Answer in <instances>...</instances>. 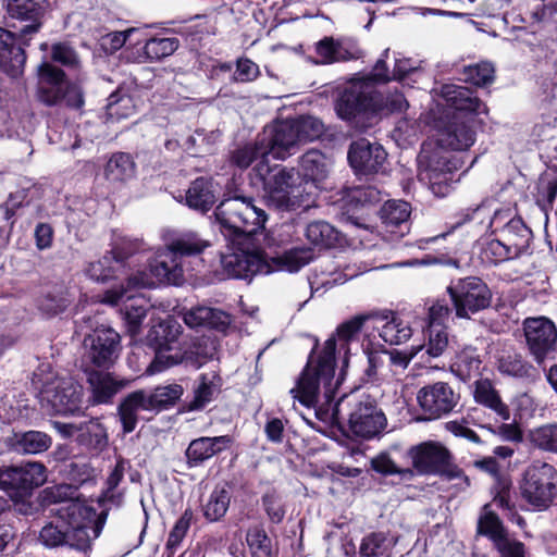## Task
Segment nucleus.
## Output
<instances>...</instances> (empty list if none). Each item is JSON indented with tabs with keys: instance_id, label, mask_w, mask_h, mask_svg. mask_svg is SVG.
<instances>
[{
	"instance_id": "obj_1",
	"label": "nucleus",
	"mask_w": 557,
	"mask_h": 557,
	"mask_svg": "<svg viewBox=\"0 0 557 557\" xmlns=\"http://www.w3.org/2000/svg\"><path fill=\"white\" fill-rule=\"evenodd\" d=\"M370 317L357 315L337 327L336 334L324 343L323 349L317 357L309 358L297 386L290 389L294 398L307 407H317L331 420L338 421L341 419L343 398L333 404L334 394L341 383V379H335L334 375L335 354L336 351L343 354V362L347 364L349 346L357 343L359 333Z\"/></svg>"
},
{
	"instance_id": "obj_2",
	"label": "nucleus",
	"mask_w": 557,
	"mask_h": 557,
	"mask_svg": "<svg viewBox=\"0 0 557 557\" xmlns=\"http://www.w3.org/2000/svg\"><path fill=\"white\" fill-rule=\"evenodd\" d=\"M225 236H244L247 240L243 247L222 256L221 264L227 276L251 280L257 274L272 272L270 260L257 247H250V236L263 228L267 221L265 212L256 207L251 200L235 197L222 201L215 210Z\"/></svg>"
},
{
	"instance_id": "obj_3",
	"label": "nucleus",
	"mask_w": 557,
	"mask_h": 557,
	"mask_svg": "<svg viewBox=\"0 0 557 557\" xmlns=\"http://www.w3.org/2000/svg\"><path fill=\"white\" fill-rule=\"evenodd\" d=\"M57 520L47 523L39 533V541L46 547L69 545L78 550L90 547L102 529L97 511L83 502H70L55 509Z\"/></svg>"
},
{
	"instance_id": "obj_4",
	"label": "nucleus",
	"mask_w": 557,
	"mask_h": 557,
	"mask_svg": "<svg viewBox=\"0 0 557 557\" xmlns=\"http://www.w3.org/2000/svg\"><path fill=\"white\" fill-rule=\"evenodd\" d=\"M441 96L457 112L438 135V144L453 150H467L475 141L474 119L467 112L482 114L486 106L465 86L446 84L441 88Z\"/></svg>"
},
{
	"instance_id": "obj_5",
	"label": "nucleus",
	"mask_w": 557,
	"mask_h": 557,
	"mask_svg": "<svg viewBox=\"0 0 557 557\" xmlns=\"http://www.w3.org/2000/svg\"><path fill=\"white\" fill-rule=\"evenodd\" d=\"M163 238L164 248L150 263V272L160 283L181 285L187 270L185 258L201 255L210 242L194 231L169 232Z\"/></svg>"
},
{
	"instance_id": "obj_6",
	"label": "nucleus",
	"mask_w": 557,
	"mask_h": 557,
	"mask_svg": "<svg viewBox=\"0 0 557 557\" xmlns=\"http://www.w3.org/2000/svg\"><path fill=\"white\" fill-rule=\"evenodd\" d=\"M252 171L262 182L264 199L269 206L282 211L310 207V195L297 184L299 177L294 168L271 166L263 160L258 162Z\"/></svg>"
},
{
	"instance_id": "obj_7",
	"label": "nucleus",
	"mask_w": 557,
	"mask_h": 557,
	"mask_svg": "<svg viewBox=\"0 0 557 557\" xmlns=\"http://www.w3.org/2000/svg\"><path fill=\"white\" fill-rule=\"evenodd\" d=\"M157 283L160 282L157 281L151 272L150 274L138 272L128 277L126 286L122 285L119 288L106 290L102 296H98L97 301L109 306L122 304L123 308L121 311L128 324L129 332L136 334L146 315V300L135 290L153 287Z\"/></svg>"
},
{
	"instance_id": "obj_8",
	"label": "nucleus",
	"mask_w": 557,
	"mask_h": 557,
	"mask_svg": "<svg viewBox=\"0 0 557 557\" xmlns=\"http://www.w3.org/2000/svg\"><path fill=\"white\" fill-rule=\"evenodd\" d=\"M522 499L533 510H544L557 495V470L550 463L533 461L523 472L520 484Z\"/></svg>"
},
{
	"instance_id": "obj_9",
	"label": "nucleus",
	"mask_w": 557,
	"mask_h": 557,
	"mask_svg": "<svg viewBox=\"0 0 557 557\" xmlns=\"http://www.w3.org/2000/svg\"><path fill=\"white\" fill-rule=\"evenodd\" d=\"M458 170L456 161H451L440 149H434L431 143H424L418 156V178L428 184L437 197L449 194L455 182L454 172Z\"/></svg>"
},
{
	"instance_id": "obj_10",
	"label": "nucleus",
	"mask_w": 557,
	"mask_h": 557,
	"mask_svg": "<svg viewBox=\"0 0 557 557\" xmlns=\"http://www.w3.org/2000/svg\"><path fill=\"white\" fill-rule=\"evenodd\" d=\"M382 109L375 87L367 79H351L339 94L335 110L342 120L352 121L361 115H373Z\"/></svg>"
},
{
	"instance_id": "obj_11",
	"label": "nucleus",
	"mask_w": 557,
	"mask_h": 557,
	"mask_svg": "<svg viewBox=\"0 0 557 557\" xmlns=\"http://www.w3.org/2000/svg\"><path fill=\"white\" fill-rule=\"evenodd\" d=\"M447 293L453 301L455 313L460 319H469L471 314L488 308L493 297L487 284L476 276L451 282Z\"/></svg>"
},
{
	"instance_id": "obj_12",
	"label": "nucleus",
	"mask_w": 557,
	"mask_h": 557,
	"mask_svg": "<svg viewBox=\"0 0 557 557\" xmlns=\"http://www.w3.org/2000/svg\"><path fill=\"white\" fill-rule=\"evenodd\" d=\"M84 323L92 330L84 339L86 360L97 368L109 369L120 354V335L103 324L94 327L91 318L84 319Z\"/></svg>"
},
{
	"instance_id": "obj_13",
	"label": "nucleus",
	"mask_w": 557,
	"mask_h": 557,
	"mask_svg": "<svg viewBox=\"0 0 557 557\" xmlns=\"http://www.w3.org/2000/svg\"><path fill=\"white\" fill-rule=\"evenodd\" d=\"M82 386L72 377L47 381L39 393L44 408L55 414H72L81 409Z\"/></svg>"
},
{
	"instance_id": "obj_14",
	"label": "nucleus",
	"mask_w": 557,
	"mask_h": 557,
	"mask_svg": "<svg viewBox=\"0 0 557 557\" xmlns=\"http://www.w3.org/2000/svg\"><path fill=\"white\" fill-rule=\"evenodd\" d=\"M523 333L528 350L537 363L553 359L557 350V329L546 317L527 318Z\"/></svg>"
},
{
	"instance_id": "obj_15",
	"label": "nucleus",
	"mask_w": 557,
	"mask_h": 557,
	"mask_svg": "<svg viewBox=\"0 0 557 557\" xmlns=\"http://www.w3.org/2000/svg\"><path fill=\"white\" fill-rule=\"evenodd\" d=\"M180 325L173 321L168 320L159 323L150 333L151 339L157 342V352L153 361L149 364L146 370L148 375L160 373L165 369L176 366L185 361V356L180 351L169 354L172 348L169 346L180 333Z\"/></svg>"
},
{
	"instance_id": "obj_16",
	"label": "nucleus",
	"mask_w": 557,
	"mask_h": 557,
	"mask_svg": "<svg viewBox=\"0 0 557 557\" xmlns=\"http://www.w3.org/2000/svg\"><path fill=\"white\" fill-rule=\"evenodd\" d=\"M458 395L444 382H436L419 389L417 400L428 419H438L449 413L458 404Z\"/></svg>"
},
{
	"instance_id": "obj_17",
	"label": "nucleus",
	"mask_w": 557,
	"mask_h": 557,
	"mask_svg": "<svg viewBox=\"0 0 557 557\" xmlns=\"http://www.w3.org/2000/svg\"><path fill=\"white\" fill-rule=\"evenodd\" d=\"M267 157L284 160L294 153L295 147L300 144L292 121H284L264 128L259 136Z\"/></svg>"
},
{
	"instance_id": "obj_18",
	"label": "nucleus",
	"mask_w": 557,
	"mask_h": 557,
	"mask_svg": "<svg viewBox=\"0 0 557 557\" xmlns=\"http://www.w3.org/2000/svg\"><path fill=\"white\" fill-rule=\"evenodd\" d=\"M4 479H8L7 493L9 496L21 498L46 482V468L39 462H28L20 468L8 467V474H4Z\"/></svg>"
},
{
	"instance_id": "obj_19",
	"label": "nucleus",
	"mask_w": 557,
	"mask_h": 557,
	"mask_svg": "<svg viewBox=\"0 0 557 557\" xmlns=\"http://www.w3.org/2000/svg\"><path fill=\"white\" fill-rule=\"evenodd\" d=\"M386 156L381 145L361 138L350 145L348 161L357 173L372 174L377 173L383 168Z\"/></svg>"
},
{
	"instance_id": "obj_20",
	"label": "nucleus",
	"mask_w": 557,
	"mask_h": 557,
	"mask_svg": "<svg viewBox=\"0 0 557 557\" xmlns=\"http://www.w3.org/2000/svg\"><path fill=\"white\" fill-rule=\"evenodd\" d=\"M386 419L384 413L377 409L375 403L366 397L360 400L352 412L349 414V425L351 431L361 437L370 438L379 434L385 426Z\"/></svg>"
},
{
	"instance_id": "obj_21",
	"label": "nucleus",
	"mask_w": 557,
	"mask_h": 557,
	"mask_svg": "<svg viewBox=\"0 0 557 557\" xmlns=\"http://www.w3.org/2000/svg\"><path fill=\"white\" fill-rule=\"evenodd\" d=\"M412 467L420 474H436L451 458L448 449L438 442H423L408 450Z\"/></svg>"
},
{
	"instance_id": "obj_22",
	"label": "nucleus",
	"mask_w": 557,
	"mask_h": 557,
	"mask_svg": "<svg viewBox=\"0 0 557 557\" xmlns=\"http://www.w3.org/2000/svg\"><path fill=\"white\" fill-rule=\"evenodd\" d=\"M64 72L47 61L38 66L37 97L47 106L58 104L63 100L66 86Z\"/></svg>"
},
{
	"instance_id": "obj_23",
	"label": "nucleus",
	"mask_w": 557,
	"mask_h": 557,
	"mask_svg": "<svg viewBox=\"0 0 557 557\" xmlns=\"http://www.w3.org/2000/svg\"><path fill=\"white\" fill-rule=\"evenodd\" d=\"M25 37L20 34L16 38L13 33L0 27V67L12 77L20 76L24 70L26 55L22 45H25Z\"/></svg>"
},
{
	"instance_id": "obj_24",
	"label": "nucleus",
	"mask_w": 557,
	"mask_h": 557,
	"mask_svg": "<svg viewBox=\"0 0 557 557\" xmlns=\"http://www.w3.org/2000/svg\"><path fill=\"white\" fill-rule=\"evenodd\" d=\"M506 218H508L506 212L496 211L490 226L494 232L500 231L502 238L511 248V252L519 256L528 246L531 231L521 219L511 218L502 225Z\"/></svg>"
},
{
	"instance_id": "obj_25",
	"label": "nucleus",
	"mask_w": 557,
	"mask_h": 557,
	"mask_svg": "<svg viewBox=\"0 0 557 557\" xmlns=\"http://www.w3.org/2000/svg\"><path fill=\"white\" fill-rule=\"evenodd\" d=\"M315 52L320 60L319 64H332L336 62H345L361 57V50L352 39H334L333 37H324L315 45Z\"/></svg>"
},
{
	"instance_id": "obj_26",
	"label": "nucleus",
	"mask_w": 557,
	"mask_h": 557,
	"mask_svg": "<svg viewBox=\"0 0 557 557\" xmlns=\"http://www.w3.org/2000/svg\"><path fill=\"white\" fill-rule=\"evenodd\" d=\"M371 317L381 323L379 335L389 345H401L413 334L410 322L397 312L383 310Z\"/></svg>"
},
{
	"instance_id": "obj_27",
	"label": "nucleus",
	"mask_w": 557,
	"mask_h": 557,
	"mask_svg": "<svg viewBox=\"0 0 557 557\" xmlns=\"http://www.w3.org/2000/svg\"><path fill=\"white\" fill-rule=\"evenodd\" d=\"M132 253L131 248L124 249L115 244L112 250L98 261L91 262L86 274L96 282H107L116 277L117 272L124 267V260Z\"/></svg>"
},
{
	"instance_id": "obj_28",
	"label": "nucleus",
	"mask_w": 557,
	"mask_h": 557,
	"mask_svg": "<svg viewBox=\"0 0 557 557\" xmlns=\"http://www.w3.org/2000/svg\"><path fill=\"white\" fill-rule=\"evenodd\" d=\"M183 320L191 329L211 327L224 330L231 323L230 315L215 308L207 306H196L183 313Z\"/></svg>"
},
{
	"instance_id": "obj_29",
	"label": "nucleus",
	"mask_w": 557,
	"mask_h": 557,
	"mask_svg": "<svg viewBox=\"0 0 557 557\" xmlns=\"http://www.w3.org/2000/svg\"><path fill=\"white\" fill-rule=\"evenodd\" d=\"M232 440L227 435L199 437L190 442L186 456L191 466H197L230 447Z\"/></svg>"
},
{
	"instance_id": "obj_30",
	"label": "nucleus",
	"mask_w": 557,
	"mask_h": 557,
	"mask_svg": "<svg viewBox=\"0 0 557 557\" xmlns=\"http://www.w3.org/2000/svg\"><path fill=\"white\" fill-rule=\"evenodd\" d=\"M41 0H7V12L12 18L29 21L30 23L21 28V35L36 33L39 27L41 15Z\"/></svg>"
},
{
	"instance_id": "obj_31",
	"label": "nucleus",
	"mask_w": 557,
	"mask_h": 557,
	"mask_svg": "<svg viewBox=\"0 0 557 557\" xmlns=\"http://www.w3.org/2000/svg\"><path fill=\"white\" fill-rule=\"evenodd\" d=\"M333 161L319 150H309L299 160V173L314 184L323 182L330 174Z\"/></svg>"
},
{
	"instance_id": "obj_32",
	"label": "nucleus",
	"mask_w": 557,
	"mask_h": 557,
	"mask_svg": "<svg viewBox=\"0 0 557 557\" xmlns=\"http://www.w3.org/2000/svg\"><path fill=\"white\" fill-rule=\"evenodd\" d=\"M216 190L212 181L200 177L195 180L186 191V205L195 210L206 212L216 200Z\"/></svg>"
},
{
	"instance_id": "obj_33",
	"label": "nucleus",
	"mask_w": 557,
	"mask_h": 557,
	"mask_svg": "<svg viewBox=\"0 0 557 557\" xmlns=\"http://www.w3.org/2000/svg\"><path fill=\"white\" fill-rule=\"evenodd\" d=\"M314 259L313 249L306 246L294 247L286 250L282 256L272 258L270 261L273 271L298 272Z\"/></svg>"
},
{
	"instance_id": "obj_34",
	"label": "nucleus",
	"mask_w": 557,
	"mask_h": 557,
	"mask_svg": "<svg viewBox=\"0 0 557 557\" xmlns=\"http://www.w3.org/2000/svg\"><path fill=\"white\" fill-rule=\"evenodd\" d=\"M140 410H151L144 391H136L122 401L119 407V416L124 433H131L135 430Z\"/></svg>"
},
{
	"instance_id": "obj_35",
	"label": "nucleus",
	"mask_w": 557,
	"mask_h": 557,
	"mask_svg": "<svg viewBox=\"0 0 557 557\" xmlns=\"http://www.w3.org/2000/svg\"><path fill=\"white\" fill-rule=\"evenodd\" d=\"M87 371L88 383L91 387L96 403H108L121 388L125 386L123 382H116L113 377L103 371Z\"/></svg>"
},
{
	"instance_id": "obj_36",
	"label": "nucleus",
	"mask_w": 557,
	"mask_h": 557,
	"mask_svg": "<svg viewBox=\"0 0 557 557\" xmlns=\"http://www.w3.org/2000/svg\"><path fill=\"white\" fill-rule=\"evenodd\" d=\"M474 399L476 403L492 409L502 420L510 419V410L504 404L488 380H479L475 382Z\"/></svg>"
},
{
	"instance_id": "obj_37",
	"label": "nucleus",
	"mask_w": 557,
	"mask_h": 557,
	"mask_svg": "<svg viewBox=\"0 0 557 557\" xmlns=\"http://www.w3.org/2000/svg\"><path fill=\"white\" fill-rule=\"evenodd\" d=\"M221 387V379L215 372L203 373L200 375L198 384L194 391V399L189 405L190 410L205 408L216 396Z\"/></svg>"
},
{
	"instance_id": "obj_38",
	"label": "nucleus",
	"mask_w": 557,
	"mask_h": 557,
	"mask_svg": "<svg viewBox=\"0 0 557 557\" xmlns=\"http://www.w3.org/2000/svg\"><path fill=\"white\" fill-rule=\"evenodd\" d=\"M481 362L476 349L471 346H466L456 352L450 368L459 379L467 381L479 374Z\"/></svg>"
},
{
	"instance_id": "obj_39",
	"label": "nucleus",
	"mask_w": 557,
	"mask_h": 557,
	"mask_svg": "<svg viewBox=\"0 0 557 557\" xmlns=\"http://www.w3.org/2000/svg\"><path fill=\"white\" fill-rule=\"evenodd\" d=\"M231 500V488L226 483L218 484L203 505V515L210 521H218L227 511Z\"/></svg>"
},
{
	"instance_id": "obj_40",
	"label": "nucleus",
	"mask_w": 557,
	"mask_h": 557,
	"mask_svg": "<svg viewBox=\"0 0 557 557\" xmlns=\"http://www.w3.org/2000/svg\"><path fill=\"white\" fill-rule=\"evenodd\" d=\"M51 437L40 431H28L14 435L15 450L24 454H39L51 446Z\"/></svg>"
},
{
	"instance_id": "obj_41",
	"label": "nucleus",
	"mask_w": 557,
	"mask_h": 557,
	"mask_svg": "<svg viewBox=\"0 0 557 557\" xmlns=\"http://www.w3.org/2000/svg\"><path fill=\"white\" fill-rule=\"evenodd\" d=\"M135 165L129 154H113L106 165V177L111 182H124L133 177Z\"/></svg>"
},
{
	"instance_id": "obj_42",
	"label": "nucleus",
	"mask_w": 557,
	"mask_h": 557,
	"mask_svg": "<svg viewBox=\"0 0 557 557\" xmlns=\"http://www.w3.org/2000/svg\"><path fill=\"white\" fill-rule=\"evenodd\" d=\"M182 385L173 383L154 388L151 393H146V399L150 409L161 408L174 405L183 395Z\"/></svg>"
},
{
	"instance_id": "obj_43",
	"label": "nucleus",
	"mask_w": 557,
	"mask_h": 557,
	"mask_svg": "<svg viewBox=\"0 0 557 557\" xmlns=\"http://www.w3.org/2000/svg\"><path fill=\"white\" fill-rule=\"evenodd\" d=\"M232 160L240 169H246L253 163L255 168L258 162L263 160L269 163L267 153L263 151V146L259 137L253 144H248L234 151Z\"/></svg>"
},
{
	"instance_id": "obj_44",
	"label": "nucleus",
	"mask_w": 557,
	"mask_h": 557,
	"mask_svg": "<svg viewBox=\"0 0 557 557\" xmlns=\"http://www.w3.org/2000/svg\"><path fill=\"white\" fill-rule=\"evenodd\" d=\"M193 520V511L186 509L183 515L177 519L171 529L168 541L165 544V552L168 557H172L176 550L181 547L187 532L190 528Z\"/></svg>"
},
{
	"instance_id": "obj_45",
	"label": "nucleus",
	"mask_w": 557,
	"mask_h": 557,
	"mask_svg": "<svg viewBox=\"0 0 557 557\" xmlns=\"http://www.w3.org/2000/svg\"><path fill=\"white\" fill-rule=\"evenodd\" d=\"M306 237L315 246L330 247L337 240V232L327 222L314 221L308 224Z\"/></svg>"
},
{
	"instance_id": "obj_46",
	"label": "nucleus",
	"mask_w": 557,
	"mask_h": 557,
	"mask_svg": "<svg viewBox=\"0 0 557 557\" xmlns=\"http://www.w3.org/2000/svg\"><path fill=\"white\" fill-rule=\"evenodd\" d=\"M246 541L252 557H276L272 542L264 530L258 527L249 529Z\"/></svg>"
},
{
	"instance_id": "obj_47",
	"label": "nucleus",
	"mask_w": 557,
	"mask_h": 557,
	"mask_svg": "<svg viewBox=\"0 0 557 557\" xmlns=\"http://www.w3.org/2000/svg\"><path fill=\"white\" fill-rule=\"evenodd\" d=\"M410 205L403 200H388L381 209V218L387 226L406 223L410 216Z\"/></svg>"
},
{
	"instance_id": "obj_48",
	"label": "nucleus",
	"mask_w": 557,
	"mask_h": 557,
	"mask_svg": "<svg viewBox=\"0 0 557 557\" xmlns=\"http://www.w3.org/2000/svg\"><path fill=\"white\" fill-rule=\"evenodd\" d=\"M135 112V103L131 96L121 94L120 91L112 92L108 98L107 115L112 120L126 119Z\"/></svg>"
},
{
	"instance_id": "obj_49",
	"label": "nucleus",
	"mask_w": 557,
	"mask_h": 557,
	"mask_svg": "<svg viewBox=\"0 0 557 557\" xmlns=\"http://www.w3.org/2000/svg\"><path fill=\"white\" fill-rule=\"evenodd\" d=\"M178 48L175 37H152L146 40V55L150 62L159 61L173 54Z\"/></svg>"
},
{
	"instance_id": "obj_50",
	"label": "nucleus",
	"mask_w": 557,
	"mask_h": 557,
	"mask_svg": "<svg viewBox=\"0 0 557 557\" xmlns=\"http://www.w3.org/2000/svg\"><path fill=\"white\" fill-rule=\"evenodd\" d=\"M479 533L488 536L493 543L506 534V530L498 516L493 512L490 505H485L478 522Z\"/></svg>"
},
{
	"instance_id": "obj_51",
	"label": "nucleus",
	"mask_w": 557,
	"mask_h": 557,
	"mask_svg": "<svg viewBox=\"0 0 557 557\" xmlns=\"http://www.w3.org/2000/svg\"><path fill=\"white\" fill-rule=\"evenodd\" d=\"M529 440L541 450L557 453V424H546L530 431Z\"/></svg>"
},
{
	"instance_id": "obj_52",
	"label": "nucleus",
	"mask_w": 557,
	"mask_h": 557,
	"mask_svg": "<svg viewBox=\"0 0 557 557\" xmlns=\"http://www.w3.org/2000/svg\"><path fill=\"white\" fill-rule=\"evenodd\" d=\"M292 123L300 144L312 141L319 138L324 132L323 123L319 119L310 115L301 116L292 121Z\"/></svg>"
},
{
	"instance_id": "obj_53",
	"label": "nucleus",
	"mask_w": 557,
	"mask_h": 557,
	"mask_svg": "<svg viewBox=\"0 0 557 557\" xmlns=\"http://www.w3.org/2000/svg\"><path fill=\"white\" fill-rule=\"evenodd\" d=\"M389 546L391 541L384 532H373L362 539L359 553L362 557H381Z\"/></svg>"
},
{
	"instance_id": "obj_54",
	"label": "nucleus",
	"mask_w": 557,
	"mask_h": 557,
	"mask_svg": "<svg viewBox=\"0 0 557 557\" xmlns=\"http://www.w3.org/2000/svg\"><path fill=\"white\" fill-rule=\"evenodd\" d=\"M481 257L484 261L496 264L518 257V255L511 252V248L508 247L506 242L502 238L488 240L482 248Z\"/></svg>"
},
{
	"instance_id": "obj_55",
	"label": "nucleus",
	"mask_w": 557,
	"mask_h": 557,
	"mask_svg": "<svg viewBox=\"0 0 557 557\" xmlns=\"http://www.w3.org/2000/svg\"><path fill=\"white\" fill-rule=\"evenodd\" d=\"M498 370L515 377H527L531 375L532 366L519 355H508L498 360Z\"/></svg>"
},
{
	"instance_id": "obj_56",
	"label": "nucleus",
	"mask_w": 557,
	"mask_h": 557,
	"mask_svg": "<svg viewBox=\"0 0 557 557\" xmlns=\"http://www.w3.org/2000/svg\"><path fill=\"white\" fill-rule=\"evenodd\" d=\"M428 343L424 346V354L430 358L440 357L448 346V333L445 327L428 326Z\"/></svg>"
},
{
	"instance_id": "obj_57",
	"label": "nucleus",
	"mask_w": 557,
	"mask_h": 557,
	"mask_svg": "<svg viewBox=\"0 0 557 557\" xmlns=\"http://www.w3.org/2000/svg\"><path fill=\"white\" fill-rule=\"evenodd\" d=\"M463 79L475 86H484L494 79V66L490 62L468 65L463 70Z\"/></svg>"
},
{
	"instance_id": "obj_58",
	"label": "nucleus",
	"mask_w": 557,
	"mask_h": 557,
	"mask_svg": "<svg viewBox=\"0 0 557 557\" xmlns=\"http://www.w3.org/2000/svg\"><path fill=\"white\" fill-rule=\"evenodd\" d=\"M382 200L381 191L374 186H360L350 189L347 194V202L352 208L377 203Z\"/></svg>"
},
{
	"instance_id": "obj_59",
	"label": "nucleus",
	"mask_w": 557,
	"mask_h": 557,
	"mask_svg": "<svg viewBox=\"0 0 557 557\" xmlns=\"http://www.w3.org/2000/svg\"><path fill=\"white\" fill-rule=\"evenodd\" d=\"M137 34L138 32L135 28H128L123 32H112L101 37L100 46L107 53H114Z\"/></svg>"
},
{
	"instance_id": "obj_60",
	"label": "nucleus",
	"mask_w": 557,
	"mask_h": 557,
	"mask_svg": "<svg viewBox=\"0 0 557 557\" xmlns=\"http://www.w3.org/2000/svg\"><path fill=\"white\" fill-rule=\"evenodd\" d=\"M46 493L49 499L59 505L58 508H62L70 502H83L84 504L88 505L85 500L77 496V488L73 487L72 485H55L48 488Z\"/></svg>"
},
{
	"instance_id": "obj_61",
	"label": "nucleus",
	"mask_w": 557,
	"mask_h": 557,
	"mask_svg": "<svg viewBox=\"0 0 557 557\" xmlns=\"http://www.w3.org/2000/svg\"><path fill=\"white\" fill-rule=\"evenodd\" d=\"M83 432L85 433V442L83 444L102 446L107 442V433L104 428L96 420H89L84 423Z\"/></svg>"
},
{
	"instance_id": "obj_62",
	"label": "nucleus",
	"mask_w": 557,
	"mask_h": 557,
	"mask_svg": "<svg viewBox=\"0 0 557 557\" xmlns=\"http://www.w3.org/2000/svg\"><path fill=\"white\" fill-rule=\"evenodd\" d=\"M259 74V66L251 60L243 58L237 60L233 79L235 82L248 83L255 81Z\"/></svg>"
},
{
	"instance_id": "obj_63",
	"label": "nucleus",
	"mask_w": 557,
	"mask_h": 557,
	"mask_svg": "<svg viewBox=\"0 0 557 557\" xmlns=\"http://www.w3.org/2000/svg\"><path fill=\"white\" fill-rule=\"evenodd\" d=\"M494 545L502 557H524L523 543L509 539L507 534L495 541Z\"/></svg>"
},
{
	"instance_id": "obj_64",
	"label": "nucleus",
	"mask_w": 557,
	"mask_h": 557,
	"mask_svg": "<svg viewBox=\"0 0 557 557\" xmlns=\"http://www.w3.org/2000/svg\"><path fill=\"white\" fill-rule=\"evenodd\" d=\"M70 304L64 295L48 294L39 300V309L49 314L54 315L62 312Z\"/></svg>"
}]
</instances>
